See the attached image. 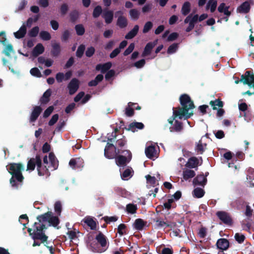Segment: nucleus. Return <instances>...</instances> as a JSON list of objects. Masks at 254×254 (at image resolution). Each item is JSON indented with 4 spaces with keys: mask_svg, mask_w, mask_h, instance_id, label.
<instances>
[{
    "mask_svg": "<svg viewBox=\"0 0 254 254\" xmlns=\"http://www.w3.org/2000/svg\"><path fill=\"white\" fill-rule=\"evenodd\" d=\"M216 215L224 224L228 225H231L233 224V220L228 212L219 211L217 212Z\"/></svg>",
    "mask_w": 254,
    "mask_h": 254,
    "instance_id": "7",
    "label": "nucleus"
},
{
    "mask_svg": "<svg viewBox=\"0 0 254 254\" xmlns=\"http://www.w3.org/2000/svg\"><path fill=\"white\" fill-rule=\"evenodd\" d=\"M45 49L41 43H38L33 49L32 55L36 58L42 54L44 52Z\"/></svg>",
    "mask_w": 254,
    "mask_h": 254,
    "instance_id": "20",
    "label": "nucleus"
},
{
    "mask_svg": "<svg viewBox=\"0 0 254 254\" xmlns=\"http://www.w3.org/2000/svg\"><path fill=\"white\" fill-rule=\"evenodd\" d=\"M145 64V60L141 59L134 63L133 65L137 68H141L143 67Z\"/></svg>",
    "mask_w": 254,
    "mask_h": 254,
    "instance_id": "62",
    "label": "nucleus"
},
{
    "mask_svg": "<svg viewBox=\"0 0 254 254\" xmlns=\"http://www.w3.org/2000/svg\"><path fill=\"white\" fill-rule=\"evenodd\" d=\"M70 37V32L68 30L64 31L61 37L63 42H66Z\"/></svg>",
    "mask_w": 254,
    "mask_h": 254,
    "instance_id": "61",
    "label": "nucleus"
},
{
    "mask_svg": "<svg viewBox=\"0 0 254 254\" xmlns=\"http://www.w3.org/2000/svg\"><path fill=\"white\" fill-rule=\"evenodd\" d=\"M157 40L153 42H149L148 43L144 49L142 53V56L145 57L146 56H148L151 54V51L152 49L155 47L156 45Z\"/></svg>",
    "mask_w": 254,
    "mask_h": 254,
    "instance_id": "22",
    "label": "nucleus"
},
{
    "mask_svg": "<svg viewBox=\"0 0 254 254\" xmlns=\"http://www.w3.org/2000/svg\"><path fill=\"white\" fill-rule=\"evenodd\" d=\"M204 190L200 188H196L192 191L193 195L196 198H201L204 195Z\"/></svg>",
    "mask_w": 254,
    "mask_h": 254,
    "instance_id": "37",
    "label": "nucleus"
},
{
    "mask_svg": "<svg viewBox=\"0 0 254 254\" xmlns=\"http://www.w3.org/2000/svg\"><path fill=\"white\" fill-rule=\"evenodd\" d=\"M125 114L127 117H132L134 114V109L129 107H127L125 110Z\"/></svg>",
    "mask_w": 254,
    "mask_h": 254,
    "instance_id": "64",
    "label": "nucleus"
},
{
    "mask_svg": "<svg viewBox=\"0 0 254 254\" xmlns=\"http://www.w3.org/2000/svg\"><path fill=\"white\" fill-rule=\"evenodd\" d=\"M54 209L58 215H61L62 206L61 202L60 201H56L54 205Z\"/></svg>",
    "mask_w": 254,
    "mask_h": 254,
    "instance_id": "48",
    "label": "nucleus"
},
{
    "mask_svg": "<svg viewBox=\"0 0 254 254\" xmlns=\"http://www.w3.org/2000/svg\"><path fill=\"white\" fill-rule=\"evenodd\" d=\"M42 111V109L40 106H36L34 107L30 115L29 122L30 123L35 122L38 119Z\"/></svg>",
    "mask_w": 254,
    "mask_h": 254,
    "instance_id": "13",
    "label": "nucleus"
},
{
    "mask_svg": "<svg viewBox=\"0 0 254 254\" xmlns=\"http://www.w3.org/2000/svg\"><path fill=\"white\" fill-rule=\"evenodd\" d=\"M144 127V126L143 124H142V123L133 122V123H130L128 127L127 128V130H131L132 131H134V129L135 128H137L139 129H142Z\"/></svg>",
    "mask_w": 254,
    "mask_h": 254,
    "instance_id": "30",
    "label": "nucleus"
},
{
    "mask_svg": "<svg viewBox=\"0 0 254 254\" xmlns=\"http://www.w3.org/2000/svg\"><path fill=\"white\" fill-rule=\"evenodd\" d=\"M178 48V44L173 43L170 45L167 50V53L168 54H172L175 53Z\"/></svg>",
    "mask_w": 254,
    "mask_h": 254,
    "instance_id": "49",
    "label": "nucleus"
},
{
    "mask_svg": "<svg viewBox=\"0 0 254 254\" xmlns=\"http://www.w3.org/2000/svg\"><path fill=\"white\" fill-rule=\"evenodd\" d=\"M117 24L121 28H124L127 27V21L126 17H118Z\"/></svg>",
    "mask_w": 254,
    "mask_h": 254,
    "instance_id": "40",
    "label": "nucleus"
},
{
    "mask_svg": "<svg viewBox=\"0 0 254 254\" xmlns=\"http://www.w3.org/2000/svg\"><path fill=\"white\" fill-rule=\"evenodd\" d=\"M75 30L78 36H82L84 34L85 29L82 24H77L75 26Z\"/></svg>",
    "mask_w": 254,
    "mask_h": 254,
    "instance_id": "46",
    "label": "nucleus"
},
{
    "mask_svg": "<svg viewBox=\"0 0 254 254\" xmlns=\"http://www.w3.org/2000/svg\"><path fill=\"white\" fill-rule=\"evenodd\" d=\"M183 178L185 180L193 178L195 176V173L193 170L186 169L183 171Z\"/></svg>",
    "mask_w": 254,
    "mask_h": 254,
    "instance_id": "33",
    "label": "nucleus"
},
{
    "mask_svg": "<svg viewBox=\"0 0 254 254\" xmlns=\"http://www.w3.org/2000/svg\"><path fill=\"white\" fill-rule=\"evenodd\" d=\"M133 172V171L131 168H128L126 169L122 174H121L122 179L124 180H127L132 176L131 173Z\"/></svg>",
    "mask_w": 254,
    "mask_h": 254,
    "instance_id": "35",
    "label": "nucleus"
},
{
    "mask_svg": "<svg viewBox=\"0 0 254 254\" xmlns=\"http://www.w3.org/2000/svg\"><path fill=\"white\" fill-rule=\"evenodd\" d=\"M127 226L125 224H120L118 227V233L120 236L127 234Z\"/></svg>",
    "mask_w": 254,
    "mask_h": 254,
    "instance_id": "47",
    "label": "nucleus"
},
{
    "mask_svg": "<svg viewBox=\"0 0 254 254\" xmlns=\"http://www.w3.org/2000/svg\"><path fill=\"white\" fill-rule=\"evenodd\" d=\"M245 204L246 202L243 199L238 198L231 202V205L237 210H241L244 208Z\"/></svg>",
    "mask_w": 254,
    "mask_h": 254,
    "instance_id": "17",
    "label": "nucleus"
},
{
    "mask_svg": "<svg viewBox=\"0 0 254 254\" xmlns=\"http://www.w3.org/2000/svg\"><path fill=\"white\" fill-rule=\"evenodd\" d=\"M39 31V27L35 26L29 31L28 35L31 37H35L38 35Z\"/></svg>",
    "mask_w": 254,
    "mask_h": 254,
    "instance_id": "50",
    "label": "nucleus"
},
{
    "mask_svg": "<svg viewBox=\"0 0 254 254\" xmlns=\"http://www.w3.org/2000/svg\"><path fill=\"white\" fill-rule=\"evenodd\" d=\"M49 158L51 165L53 166L54 169H56L58 166V161L53 152H50L49 153Z\"/></svg>",
    "mask_w": 254,
    "mask_h": 254,
    "instance_id": "36",
    "label": "nucleus"
},
{
    "mask_svg": "<svg viewBox=\"0 0 254 254\" xmlns=\"http://www.w3.org/2000/svg\"><path fill=\"white\" fill-rule=\"evenodd\" d=\"M155 152V148L154 146L150 145L146 147L145 153L146 156L150 159H152L154 156V153Z\"/></svg>",
    "mask_w": 254,
    "mask_h": 254,
    "instance_id": "32",
    "label": "nucleus"
},
{
    "mask_svg": "<svg viewBox=\"0 0 254 254\" xmlns=\"http://www.w3.org/2000/svg\"><path fill=\"white\" fill-rule=\"evenodd\" d=\"M131 160V156L130 155L129 156H126L119 154L115 158L116 164L118 166H126Z\"/></svg>",
    "mask_w": 254,
    "mask_h": 254,
    "instance_id": "8",
    "label": "nucleus"
},
{
    "mask_svg": "<svg viewBox=\"0 0 254 254\" xmlns=\"http://www.w3.org/2000/svg\"><path fill=\"white\" fill-rule=\"evenodd\" d=\"M85 50V46L83 44L80 45L76 52V56L78 58H81Z\"/></svg>",
    "mask_w": 254,
    "mask_h": 254,
    "instance_id": "42",
    "label": "nucleus"
},
{
    "mask_svg": "<svg viewBox=\"0 0 254 254\" xmlns=\"http://www.w3.org/2000/svg\"><path fill=\"white\" fill-rule=\"evenodd\" d=\"M198 163L199 160L196 157H191L185 166L189 168H195L197 167Z\"/></svg>",
    "mask_w": 254,
    "mask_h": 254,
    "instance_id": "24",
    "label": "nucleus"
},
{
    "mask_svg": "<svg viewBox=\"0 0 254 254\" xmlns=\"http://www.w3.org/2000/svg\"><path fill=\"white\" fill-rule=\"evenodd\" d=\"M39 36L40 38L44 41H49L51 39V35L48 31H41Z\"/></svg>",
    "mask_w": 254,
    "mask_h": 254,
    "instance_id": "44",
    "label": "nucleus"
},
{
    "mask_svg": "<svg viewBox=\"0 0 254 254\" xmlns=\"http://www.w3.org/2000/svg\"><path fill=\"white\" fill-rule=\"evenodd\" d=\"M30 72L32 75L37 77H40L42 76L40 71L37 67H33L31 68Z\"/></svg>",
    "mask_w": 254,
    "mask_h": 254,
    "instance_id": "54",
    "label": "nucleus"
},
{
    "mask_svg": "<svg viewBox=\"0 0 254 254\" xmlns=\"http://www.w3.org/2000/svg\"><path fill=\"white\" fill-rule=\"evenodd\" d=\"M79 86V80L75 78H72L67 85V88L69 90V94L70 95L74 94L78 90Z\"/></svg>",
    "mask_w": 254,
    "mask_h": 254,
    "instance_id": "10",
    "label": "nucleus"
},
{
    "mask_svg": "<svg viewBox=\"0 0 254 254\" xmlns=\"http://www.w3.org/2000/svg\"><path fill=\"white\" fill-rule=\"evenodd\" d=\"M40 157L39 155H36L35 158H30L27 163V170L33 171L36 165L37 166V158Z\"/></svg>",
    "mask_w": 254,
    "mask_h": 254,
    "instance_id": "25",
    "label": "nucleus"
},
{
    "mask_svg": "<svg viewBox=\"0 0 254 254\" xmlns=\"http://www.w3.org/2000/svg\"><path fill=\"white\" fill-rule=\"evenodd\" d=\"M241 81L244 84H247L251 87V85L254 84V74L251 71H246L241 76Z\"/></svg>",
    "mask_w": 254,
    "mask_h": 254,
    "instance_id": "6",
    "label": "nucleus"
},
{
    "mask_svg": "<svg viewBox=\"0 0 254 254\" xmlns=\"http://www.w3.org/2000/svg\"><path fill=\"white\" fill-rule=\"evenodd\" d=\"M153 27V23L151 21L147 22L144 25L142 32L143 33H146L149 32Z\"/></svg>",
    "mask_w": 254,
    "mask_h": 254,
    "instance_id": "53",
    "label": "nucleus"
},
{
    "mask_svg": "<svg viewBox=\"0 0 254 254\" xmlns=\"http://www.w3.org/2000/svg\"><path fill=\"white\" fill-rule=\"evenodd\" d=\"M80 161L79 158H72L70 159V160L69 162V165L72 168V169H76L77 168H79L80 166H78L77 165L78 162Z\"/></svg>",
    "mask_w": 254,
    "mask_h": 254,
    "instance_id": "51",
    "label": "nucleus"
},
{
    "mask_svg": "<svg viewBox=\"0 0 254 254\" xmlns=\"http://www.w3.org/2000/svg\"><path fill=\"white\" fill-rule=\"evenodd\" d=\"M139 30V26L135 25L132 29L128 32L125 36L126 39H131L134 38L137 34Z\"/></svg>",
    "mask_w": 254,
    "mask_h": 254,
    "instance_id": "28",
    "label": "nucleus"
},
{
    "mask_svg": "<svg viewBox=\"0 0 254 254\" xmlns=\"http://www.w3.org/2000/svg\"><path fill=\"white\" fill-rule=\"evenodd\" d=\"M95 239L97 242L93 241L89 243V245L92 251L100 253L105 251L107 248H105L107 244L106 237L101 232H99L96 235Z\"/></svg>",
    "mask_w": 254,
    "mask_h": 254,
    "instance_id": "4",
    "label": "nucleus"
},
{
    "mask_svg": "<svg viewBox=\"0 0 254 254\" xmlns=\"http://www.w3.org/2000/svg\"><path fill=\"white\" fill-rule=\"evenodd\" d=\"M13 52V46L11 44H8L5 48L4 51V54L6 56H9L10 53Z\"/></svg>",
    "mask_w": 254,
    "mask_h": 254,
    "instance_id": "59",
    "label": "nucleus"
},
{
    "mask_svg": "<svg viewBox=\"0 0 254 254\" xmlns=\"http://www.w3.org/2000/svg\"><path fill=\"white\" fill-rule=\"evenodd\" d=\"M209 104L212 107V109L213 110H215L217 109L216 106H218L219 108H222L224 105V103L221 100V99H217L214 101H211L209 102Z\"/></svg>",
    "mask_w": 254,
    "mask_h": 254,
    "instance_id": "34",
    "label": "nucleus"
},
{
    "mask_svg": "<svg viewBox=\"0 0 254 254\" xmlns=\"http://www.w3.org/2000/svg\"><path fill=\"white\" fill-rule=\"evenodd\" d=\"M152 220L155 223V228L159 229L163 228L165 229V225H166V222L164 221L160 216H157L155 218H153Z\"/></svg>",
    "mask_w": 254,
    "mask_h": 254,
    "instance_id": "26",
    "label": "nucleus"
},
{
    "mask_svg": "<svg viewBox=\"0 0 254 254\" xmlns=\"http://www.w3.org/2000/svg\"><path fill=\"white\" fill-rule=\"evenodd\" d=\"M24 169L23 165L20 163H10L9 165L8 172L12 175L9 182L11 186L18 188L16 180L20 183L22 182L24 177L22 174V170Z\"/></svg>",
    "mask_w": 254,
    "mask_h": 254,
    "instance_id": "3",
    "label": "nucleus"
},
{
    "mask_svg": "<svg viewBox=\"0 0 254 254\" xmlns=\"http://www.w3.org/2000/svg\"><path fill=\"white\" fill-rule=\"evenodd\" d=\"M52 93V90L49 88L43 93L42 96L40 99V102L41 105H46L49 103L50 101Z\"/></svg>",
    "mask_w": 254,
    "mask_h": 254,
    "instance_id": "16",
    "label": "nucleus"
},
{
    "mask_svg": "<svg viewBox=\"0 0 254 254\" xmlns=\"http://www.w3.org/2000/svg\"><path fill=\"white\" fill-rule=\"evenodd\" d=\"M127 143V140L125 136H123L120 139H118L116 141L115 146H117V148H122L124 147Z\"/></svg>",
    "mask_w": 254,
    "mask_h": 254,
    "instance_id": "38",
    "label": "nucleus"
},
{
    "mask_svg": "<svg viewBox=\"0 0 254 254\" xmlns=\"http://www.w3.org/2000/svg\"><path fill=\"white\" fill-rule=\"evenodd\" d=\"M37 171L39 176H42L46 175L49 176L50 173L46 166H43L42 164V160L41 157L37 158Z\"/></svg>",
    "mask_w": 254,
    "mask_h": 254,
    "instance_id": "9",
    "label": "nucleus"
},
{
    "mask_svg": "<svg viewBox=\"0 0 254 254\" xmlns=\"http://www.w3.org/2000/svg\"><path fill=\"white\" fill-rule=\"evenodd\" d=\"M145 178L148 183L150 184L153 186L155 185L156 183V179L155 177H152L149 175H147L145 176Z\"/></svg>",
    "mask_w": 254,
    "mask_h": 254,
    "instance_id": "60",
    "label": "nucleus"
},
{
    "mask_svg": "<svg viewBox=\"0 0 254 254\" xmlns=\"http://www.w3.org/2000/svg\"><path fill=\"white\" fill-rule=\"evenodd\" d=\"M26 27L24 23L17 32L14 33V35L16 38L21 39L25 36L26 34Z\"/></svg>",
    "mask_w": 254,
    "mask_h": 254,
    "instance_id": "27",
    "label": "nucleus"
},
{
    "mask_svg": "<svg viewBox=\"0 0 254 254\" xmlns=\"http://www.w3.org/2000/svg\"><path fill=\"white\" fill-rule=\"evenodd\" d=\"M121 149L117 148L113 143L107 142L104 149V155L106 158L111 159L116 157L120 154Z\"/></svg>",
    "mask_w": 254,
    "mask_h": 254,
    "instance_id": "5",
    "label": "nucleus"
},
{
    "mask_svg": "<svg viewBox=\"0 0 254 254\" xmlns=\"http://www.w3.org/2000/svg\"><path fill=\"white\" fill-rule=\"evenodd\" d=\"M198 17H186L184 20L185 23H189V26L186 28V31L189 32L194 28V25L198 22Z\"/></svg>",
    "mask_w": 254,
    "mask_h": 254,
    "instance_id": "11",
    "label": "nucleus"
},
{
    "mask_svg": "<svg viewBox=\"0 0 254 254\" xmlns=\"http://www.w3.org/2000/svg\"><path fill=\"white\" fill-rule=\"evenodd\" d=\"M217 6V1L215 0H209L207 4L206 7L210 8L211 12H214Z\"/></svg>",
    "mask_w": 254,
    "mask_h": 254,
    "instance_id": "45",
    "label": "nucleus"
},
{
    "mask_svg": "<svg viewBox=\"0 0 254 254\" xmlns=\"http://www.w3.org/2000/svg\"><path fill=\"white\" fill-rule=\"evenodd\" d=\"M180 102L182 107L173 108V115L168 119V122L170 124H172L173 121L178 117L180 119L184 118L185 119L187 120L193 114L192 112H189L190 110L194 108L195 106L193 101L188 94L182 95L180 97Z\"/></svg>",
    "mask_w": 254,
    "mask_h": 254,
    "instance_id": "2",
    "label": "nucleus"
},
{
    "mask_svg": "<svg viewBox=\"0 0 254 254\" xmlns=\"http://www.w3.org/2000/svg\"><path fill=\"white\" fill-rule=\"evenodd\" d=\"M103 12V9L100 5H97L96 6L93 12V15L92 16H100Z\"/></svg>",
    "mask_w": 254,
    "mask_h": 254,
    "instance_id": "58",
    "label": "nucleus"
},
{
    "mask_svg": "<svg viewBox=\"0 0 254 254\" xmlns=\"http://www.w3.org/2000/svg\"><path fill=\"white\" fill-rule=\"evenodd\" d=\"M251 9V6L249 2L246 1L243 2L237 8V11L242 14L248 13Z\"/></svg>",
    "mask_w": 254,
    "mask_h": 254,
    "instance_id": "19",
    "label": "nucleus"
},
{
    "mask_svg": "<svg viewBox=\"0 0 254 254\" xmlns=\"http://www.w3.org/2000/svg\"><path fill=\"white\" fill-rule=\"evenodd\" d=\"M27 4V1L26 0H22L19 4L16 11H21L24 9Z\"/></svg>",
    "mask_w": 254,
    "mask_h": 254,
    "instance_id": "63",
    "label": "nucleus"
},
{
    "mask_svg": "<svg viewBox=\"0 0 254 254\" xmlns=\"http://www.w3.org/2000/svg\"><path fill=\"white\" fill-rule=\"evenodd\" d=\"M112 64L109 62L103 64H99L96 65L95 69L97 71H101L102 73H106L112 67Z\"/></svg>",
    "mask_w": 254,
    "mask_h": 254,
    "instance_id": "18",
    "label": "nucleus"
},
{
    "mask_svg": "<svg viewBox=\"0 0 254 254\" xmlns=\"http://www.w3.org/2000/svg\"><path fill=\"white\" fill-rule=\"evenodd\" d=\"M52 49L51 53L53 57H58L61 53V47L59 43H54L52 45Z\"/></svg>",
    "mask_w": 254,
    "mask_h": 254,
    "instance_id": "29",
    "label": "nucleus"
},
{
    "mask_svg": "<svg viewBox=\"0 0 254 254\" xmlns=\"http://www.w3.org/2000/svg\"><path fill=\"white\" fill-rule=\"evenodd\" d=\"M95 52V48L91 46L87 49L85 51V55L87 57L90 58L94 54Z\"/></svg>",
    "mask_w": 254,
    "mask_h": 254,
    "instance_id": "56",
    "label": "nucleus"
},
{
    "mask_svg": "<svg viewBox=\"0 0 254 254\" xmlns=\"http://www.w3.org/2000/svg\"><path fill=\"white\" fill-rule=\"evenodd\" d=\"M216 245L219 251H226L230 247V243L227 239L220 238L217 240Z\"/></svg>",
    "mask_w": 254,
    "mask_h": 254,
    "instance_id": "12",
    "label": "nucleus"
},
{
    "mask_svg": "<svg viewBox=\"0 0 254 254\" xmlns=\"http://www.w3.org/2000/svg\"><path fill=\"white\" fill-rule=\"evenodd\" d=\"M82 222L89 227L91 230H96L97 224L93 218L90 216L86 217L83 219Z\"/></svg>",
    "mask_w": 254,
    "mask_h": 254,
    "instance_id": "21",
    "label": "nucleus"
},
{
    "mask_svg": "<svg viewBox=\"0 0 254 254\" xmlns=\"http://www.w3.org/2000/svg\"><path fill=\"white\" fill-rule=\"evenodd\" d=\"M137 207L136 204L129 203L127 205L126 210L128 213L134 214L136 212Z\"/></svg>",
    "mask_w": 254,
    "mask_h": 254,
    "instance_id": "41",
    "label": "nucleus"
},
{
    "mask_svg": "<svg viewBox=\"0 0 254 254\" xmlns=\"http://www.w3.org/2000/svg\"><path fill=\"white\" fill-rule=\"evenodd\" d=\"M234 237H235V240L239 244L243 243L246 238L244 235L241 234H240L238 233L235 234Z\"/></svg>",
    "mask_w": 254,
    "mask_h": 254,
    "instance_id": "52",
    "label": "nucleus"
},
{
    "mask_svg": "<svg viewBox=\"0 0 254 254\" xmlns=\"http://www.w3.org/2000/svg\"><path fill=\"white\" fill-rule=\"evenodd\" d=\"M147 222L144 221L141 218L136 219L134 223L133 227L135 230L141 231L143 229L144 227L146 225Z\"/></svg>",
    "mask_w": 254,
    "mask_h": 254,
    "instance_id": "23",
    "label": "nucleus"
},
{
    "mask_svg": "<svg viewBox=\"0 0 254 254\" xmlns=\"http://www.w3.org/2000/svg\"><path fill=\"white\" fill-rule=\"evenodd\" d=\"M172 126L170 127V131L171 132H180L183 129V123L176 119L173 121L172 124H171Z\"/></svg>",
    "mask_w": 254,
    "mask_h": 254,
    "instance_id": "15",
    "label": "nucleus"
},
{
    "mask_svg": "<svg viewBox=\"0 0 254 254\" xmlns=\"http://www.w3.org/2000/svg\"><path fill=\"white\" fill-rule=\"evenodd\" d=\"M195 150L198 153L200 154H203L204 152L205 149L203 147V145L201 140H199L198 142L196 143Z\"/></svg>",
    "mask_w": 254,
    "mask_h": 254,
    "instance_id": "43",
    "label": "nucleus"
},
{
    "mask_svg": "<svg viewBox=\"0 0 254 254\" xmlns=\"http://www.w3.org/2000/svg\"><path fill=\"white\" fill-rule=\"evenodd\" d=\"M38 222H35L33 229L28 228L27 231L30 236L34 240H39L44 243L47 242L48 236L45 235L44 230L48 226H52L56 227L60 223V219L57 216H54L51 211H48L37 217Z\"/></svg>",
    "mask_w": 254,
    "mask_h": 254,
    "instance_id": "1",
    "label": "nucleus"
},
{
    "mask_svg": "<svg viewBox=\"0 0 254 254\" xmlns=\"http://www.w3.org/2000/svg\"><path fill=\"white\" fill-rule=\"evenodd\" d=\"M134 48V44L132 43L129 44L127 48L124 51L123 54L125 56L129 55L133 50Z\"/></svg>",
    "mask_w": 254,
    "mask_h": 254,
    "instance_id": "57",
    "label": "nucleus"
},
{
    "mask_svg": "<svg viewBox=\"0 0 254 254\" xmlns=\"http://www.w3.org/2000/svg\"><path fill=\"white\" fill-rule=\"evenodd\" d=\"M229 7L226 6L225 3H221L218 7V10L221 13H223L226 16H230L231 13L229 10Z\"/></svg>",
    "mask_w": 254,
    "mask_h": 254,
    "instance_id": "31",
    "label": "nucleus"
},
{
    "mask_svg": "<svg viewBox=\"0 0 254 254\" xmlns=\"http://www.w3.org/2000/svg\"><path fill=\"white\" fill-rule=\"evenodd\" d=\"M102 219L106 222V223L109 224L111 222H116L118 219V217L116 216H105Z\"/></svg>",
    "mask_w": 254,
    "mask_h": 254,
    "instance_id": "55",
    "label": "nucleus"
},
{
    "mask_svg": "<svg viewBox=\"0 0 254 254\" xmlns=\"http://www.w3.org/2000/svg\"><path fill=\"white\" fill-rule=\"evenodd\" d=\"M190 10V4L189 1L185 2L182 7L181 11L182 14L186 16L188 15Z\"/></svg>",
    "mask_w": 254,
    "mask_h": 254,
    "instance_id": "39",
    "label": "nucleus"
},
{
    "mask_svg": "<svg viewBox=\"0 0 254 254\" xmlns=\"http://www.w3.org/2000/svg\"><path fill=\"white\" fill-rule=\"evenodd\" d=\"M207 183V178L203 173L198 175L193 180V184L194 186H201L204 187Z\"/></svg>",
    "mask_w": 254,
    "mask_h": 254,
    "instance_id": "14",
    "label": "nucleus"
}]
</instances>
